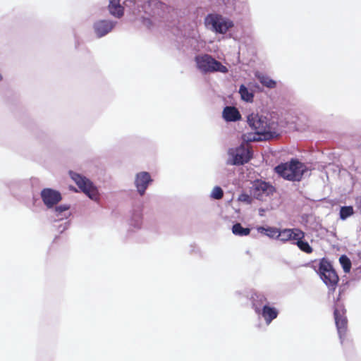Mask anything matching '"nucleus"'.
Returning a JSON list of instances; mask_svg holds the SVG:
<instances>
[{"label": "nucleus", "mask_w": 361, "mask_h": 361, "mask_svg": "<svg viewBox=\"0 0 361 361\" xmlns=\"http://www.w3.org/2000/svg\"><path fill=\"white\" fill-rule=\"evenodd\" d=\"M305 170V166L296 159L281 163L274 168L275 172L279 176L290 181H300Z\"/></svg>", "instance_id": "obj_1"}, {"label": "nucleus", "mask_w": 361, "mask_h": 361, "mask_svg": "<svg viewBox=\"0 0 361 361\" xmlns=\"http://www.w3.org/2000/svg\"><path fill=\"white\" fill-rule=\"evenodd\" d=\"M317 273L328 287L329 290L334 292L336 289L339 278L331 263L328 259L322 258L319 262Z\"/></svg>", "instance_id": "obj_2"}, {"label": "nucleus", "mask_w": 361, "mask_h": 361, "mask_svg": "<svg viewBox=\"0 0 361 361\" xmlns=\"http://www.w3.org/2000/svg\"><path fill=\"white\" fill-rule=\"evenodd\" d=\"M247 123L258 135L271 136L274 129L273 123H270L267 117L258 114H250L247 116Z\"/></svg>", "instance_id": "obj_3"}, {"label": "nucleus", "mask_w": 361, "mask_h": 361, "mask_svg": "<svg viewBox=\"0 0 361 361\" xmlns=\"http://www.w3.org/2000/svg\"><path fill=\"white\" fill-rule=\"evenodd\" d=\"M195 61L199 70L204 73L221 72L227 73V68L212 56L202 54L195 56Z\"/></svg>", "instance_id": "obj_4"}, {"label": "nucleus", "mask_w": 361, "mask_h": 361, "mask_svg": "<svg viewBox=\"0 0 361 361\" xmlns=\"http://www.w3.org/2000/svg\"><path fill=\"white\" fill-rule=\"evenodd\" d=\"M70 175L73 180L77 184L80 189L90 199L94 200H97L98 199V190L89 179L74 172H70Z\"/></svg>", "instance_id": "obj_5"}, {"label": "nucleus", "mask_w": 361, "mask_h": 361, "mask_svg": "<svg viewBox=\"0 0 361 361\" xmlns=\"http://www.w3.org/2000/svg\"><path fill=\"white\" fill-rule=\"evenodd\" d=\"M346 310L343 304L336 303L334 307V316L338 334L342 340L348 329V319L345 316Z\"/></svg>", "instance_id": "obj_6"}, {"label": "nucleus", "mask_w": 361, "mask_h": 361, "mask_svg": "<svg viewBox=\"0 0 361 361\" xmlns=\"http://www.w3.org/2000/svg\"><path fill=\"white\" fill-rule=\"evenodd\" d=\"M205 22L212 26L216 32L225 34L229 28L233 26L232 21L224 18L221 16L217 14H209L207 16Z\"/></svg>", "instance_id": "obj_7"}, {"label": "nucleus", "mask_w": 361, "mask_h": 361, "mask_svg": "<svg viewBox=\"0 0 361 361\" xmlns=\"http://www.w3.org/2000/svg\"><path fill=\"white\" fill-rule=\"evenodd\" d=\"M275 192L276 189L271 184L262 180H255L250 189L251 194L258 200L273 195Z\"/></svg>", "instance_id": "obj_8"}, {"label": "nucleus", "mask_w": 361, "mask_h": 361, "mask_svg": "<svg viewBox=\"0 0 361 361\" xmlns=\"http://www.w3.org/2000/svg\"><path fill=\"white\" fill-rule=\"evenodd\" d=\"M229 154L233 157L232 164L234 165L244 164L248 162L252 157L250 150L243 145L231 149Z\"/></svg>", "instance_id": "obj_9"}, {"label": "nucleus", "mask_w": 361, "mask_h": 361, "mask_svg": "<svg viewBox=\"0 0 361 361\" xmlns=\"http://www.w3.org/2000/svg\"><path fill=\"white\" fill-rule=\"evenodd\" d=\"M41 198L44 204L48 207L51 208L57 204L62 199L61 193L51 188H44L41 191Z\"/></svg>", "instance_id": "obj_10"}, {"label": "nucleus", "mask_w": 361, "mask_h": 361, "mask_svg": "<svg viewBox=\"0 0 361 361\" xmlns=\"http://www.w3.org/2000/svg\"><path fill=\"white\" fill-rule=\"evenodd\" d=\"M152 181L148 172H141L137 174L135 185L138 192L143 195L149 183Z\"/></svg>", "instance_id": "obj_11"}, {"label": "nucleus", "mask_w": 361, "mask_h": 361, "mask_svg": "<svg viewBox=\"0 0 361 361\" xmlns=\"http://www.w3.org/2000/svg\"><path fill=\"white\" fill-rule=\"evenodd\" d=\"M112 28V23L107 20H99L94 25V31L99 37L106 35Z\"/></svg>", "instance_id": "obj_12"}, {"label": "nucleus", "mask_w": 361, "mask_h": 361, "mask_svg": "<svg viewBox=\"0 0 361 361\" xmlns=\"http://www.w3.org/2000/svg\"><path fill=\"white\" fill-rule=\"evenodd\" d=\"M267 324H270L278 316V311L275 307L264 305L260 310V313Z\"/></svg>", "instance_id": "obj_13"}, {"label": "nucleus", "mask_w": 361, "mask_h": 361, "mask_svg": "<svg viewBox=\"0 0 361 361\" xmlns=\"http://www.w3.org/2000/svg\"><path fill=\"white\" fill-rule=\"evenodd\" d=\"M223 117L226 121H237L240 119L241 115L234 106H226L223 111Z\"/></svg>", "instance_id": "obj_14"}, {"label": "nucleus", "mask_w": 361, "mask_h": 361, "mask_svg": "<svg viewBox=\"0 0 361 361\" xmlns=\"http://www.w3.org/2000/svg\"><path fill=\"white\" fill-rule=\"evenodd\" d=\"M255 77L263 86L269 89H274L276 87L277 82L271 79L267 75L257 72L255 73Z\"/></svg>", "instance_id": "obj_15"}, {"label": "nucleus", "mask_w": 361, "mask_h": 361, "mask_svg": "<svg viewBox=\"0 0 361 361\" xmlns=\"http://www.w3.org/2000/svg\"><path fill=\"white\" fill-rule=\"evenodd\" d=\"M111 15L120 18L123 15V7L120 4V0H111L109 5Z\"/></svg>", "instance_id": "obj_16"}, {"label": "nucleus", "mask_w": 361, "mask_h": 361, "mask_svg": "<svg viewBox=\"0 0 361 361\" xmlns=\"http://www.w3.org/2000/svg\"><path fill=\"white\" fill-rule=\"evenodd\" d=\"M253 302L252 306L255 309V311L257 314L260 313V307L266 305L265 303L267 302V298L263 295H255L252 297Z\"/></svg>", "instance_id": "obj_17"}, {"label": "nucleus", "mask_w": 361, "mask_h": 361, "mask_svg": "<svg viewBox=\"0 0 361 361\" xmlns=\"http://www.w3.org/2000/svg\"><path fill=\"white\" fill-rule=\"evenodd\" d=\"M279 228L275 227H263L259 226L257 228V231L259 233L265 235L269 238H276L278 239V233H279Z\"/></svg>", "instance_id": "obj_18"}, {"label": "nucleus", "mask_w": 361, "mask_h": 361, "mask_svg": "<svg viewBox=\"0 0 361 361\" xmlns=\"http://www.w3.org/2000/svg\"><path fill=\"white\" fill-rule=\"evenodd\" d=\"M290 235H289L290 240L297 242L298 240H304L305 233L298 228H290Z\"/></svg>", "instance_id": "obj_19"}, {"label": "nucleus", "mask_w": 361, "mask_h": 361, "mask_svg": "<svg viewBox=\"0 0 361 361\" xmlns=\"http://www.w3.org/2000/svg\"><path fill=\"white\" fill-rule=\"evenodd\" d=\"M232 232L235 235L246 236L250 233V229L243 228L240 223H236L232 227Z\"/></svg>", "instance_id": "obj_20"}, {"label": "nucleus", "mask_w": 361, "mask_h": 361, "mask_svg": "<svg viewBox=\"0 0 361 361\" xmlns=\"http://www.w3.org/2000/svg\"><path fill=\"white\" fill-rule=\"evenodd\" d=\"M239 93L241 99L247 102H252L254 98V94L248 90V89L244 85H241L239 89Z\"/></svg>", "instance_id": "obj_21"}, {"label": "nucleus", "mask_w": 361, "mask_h": 361, "mask_svg": "<svg viewBox=\"0 0 361 361\" xmlns=\"http://www.w3.org/2000/svg\"><path fill=\"white\" fill-rule=\"evenodd\" d=\"M354 214V209L352 206H344L341 207L340 209V219L342 220H345L347 218L350 217Z\"/></svg>", "instance_id": "obj_22"}, {"label": "nucleus", "mask_w": 361, "mask_h": 361, "mask_svg": "<svg viewBox=\"0 0 361 361\" xmlns=\"http://www.w3.org/2000/svg\"><path fill=\"white\" fill-rule=\"evenodd\" d=\"M293 243L295 244L301 251L307 254H310L313 252L312 247L304 240H298L297 242Z\"/></svg>", "instance_id": "obj_23"}, {"label": "nucleus", "mask_w": 361, "mask_h": 361, "mask_svg": "<svg viewBox=\"0 0 361 361\" xmlns=\"http://www.w3.org/2000/svg\"><path fill=\"white\" fill-rule=\"evenodd\" d=\"M339 262L343 269L344 272H345V273L350 272V269H351V262H350V259L345 255H342L339 258Z\"/></svg>", "instance_id": "obj_24"}, {"label": "nucleus", "mask_w": 361, "mask_h": 361, "mask_svg": "<svg viewBox=\"0 0 361 361\" xmlns=\"http://www.w3.org/2000/svg\"><path fill=\"white\" fill-rule=\"evenodd\" d=\"M290 228H284L282 230H279L278 233V240L286 243L290 240L289 235H290Z\"/></svg>", "instance_id": "obj_25"}, {"label": "nucleus", "mask_w": 361, "mask_h": 361, "mask_svg": "<svg viewBox=\"0 0 361 361\" xmlns=\"http://www.w3.org/2000/svg\"><path fill=\"white\" fill-rule=\"evenodd\" d=\"M224 197V191L219 186H215L211 193V197L214 200H221Z\"/></svg>", "instance_id": "obj_26"}, {"label": "nucleus", "mask_w": 361, "mask_h": 361, "mask_svg": "<svg viewBox=\"0 0 361 361\" xmlns=\"http://www.w3.org/2000/svg\"><path fill=\"white\" fill-rule=\"evenodd\" d=\"M238 200L240 202H244L247 204H250L252 202V198L250 195L246 193H242L238 197Z\"/></svg>", "instance_id": "obj_27"}, {"label": "nucleus", "mask_w": 361, "mask_h": 361, "mask_svg": "<svg viewBox=\"0 0 361 361\" xmlns=\"http://www.w3.org/2000/svg\"><path fill=\"white\" fill-rule=\"evenodd\" d=\"M69 208H70V207L67 206V205H60V206L56 207L55 210H56V212H57L59 213H61L63 212L68 210Z\"/></svg>", "instance_id": "obj_28"}, {"label": "nucleus", "mask_w": 361, "mask_h": 361, "mask_svg": "<svg viewBox=\"0 0 361 361\" xmlns=\"http://www.w3.org/2000/svg\"><path fill=\"white\" fill-rule=\"evenodd\" d=\"M357 209L361 212V196L357 197L355 200Z\"/></svg>", "instance_id": "obj_29"}, {"label": "nucleus", "mask_w": 361, "mask_h": 361, "mask_svg": "<svg viewBox=\"0 0 361 361\" xmlns=\"http://www.w3.org/2000/svg\"><path fill=\"white\" fill-rule=\"evenodd\" d=\"M244 139L245 140V138L244 137ZM257 139L254 137L253 138H247L246 139L247 141H252V140H256Z\"/></svg>", "instance_id": "obj_30"}, {"label": "nucleus", "mask_w": 361, "mask_h": 361, "mask_svg": "<svg viewBox=\"0 0 361 361\" xmlns=\"http://www.w3.org/2000/svg\"><path fill=\"white\" fill-rule=\"evenodd\" d=\"M1 79H2V77H1V75H0V80H1Z\"/></svg>", "instance_id": "obj_31"}]
</instances>
